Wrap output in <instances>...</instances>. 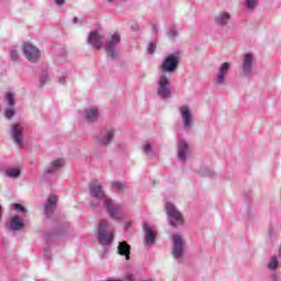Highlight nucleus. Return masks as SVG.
I'll return each mask as SVG.
<instances>
[{"mask_svg":"<svg viewBox=\"0 0 281 281\" xmlns=\"http://www.w3.org/2000/svg\"><path fill=\"white\" fill-rule=\"evenodd\" d=\"M14 109H7L4 112V115L7 117V120H12V117H14Z\"/></svg>","mask_w":281,"mask_h":281,"instance_id":"33","label":"nucleus"},{"mask_svg":"<svg viewBox=\"0 0 281 281\" xmlns=\"http://www.w3.org/2000/svg\"><path fill=\"white\" fill-rule=\"evenodd\" d=\"M143 229L145 233L146 245H155V240L157 238V233H155V227L150 223L145 222L143 224Z\"/></svg>","mask_w":281,"mask_h":281,"instance_id":"16","label":"nucleus"},{"mask_svg":"<svg viewBox=\"0 0 281 281\" xmlns=\"http://www.w3.org/2000/svg\"><path fill=\"white\" fill-rule=\"evenodd\" d=\"M58 202V196L50 195L45 204V214H52L56 209V203Z\"/></svg>","mask_w":281,"mask_h":281,"instance_id":"23","label":"nucleus"},{"mask_svg":"<svg viewBox=\"0 0 281 281\" xmlns=\"http://www.w3.org/2000/svg\"><path fill=\"white\" fill-rule=\"evenodd\" d=\"M232 69V63L224 61L217 67V71L214 76V82L218 87L227 85V76H229V70Z\"/></svg>","mask_w":281,"mask_h":281,"instance_id":"5","label":"nucleus"},{"mask_svg":"<svg viewBox=\"0 0 281 281\" xmlns=\"http://www.w3.org/2000/svg\"><path fill=\"white\" fill-rule=\"evenodd\" d=\"M180 115L182 120V126L184 131H192V126H194V117L192 116V111L189 105H182L180 109Z\"/></svg>","mask_w":281,"mask_h":281,"instance_id":"11","label":"nucleus"},{"mask_svg":"<svg viewBox=\"0 0 281 281\" xmlns=\"http://www.w3.org/2000/svg\"><path fill=\"white\" fill-rule=\"evenodd\" d=\"M98 240L103 247L113 243V231H111V223L109 220H101L99 222Z\"/></svg>","mask_w":281,"mask_h":281,"instance_id":"2","label":"nucleus"},{"mask_svg":"<svg viewBox=\"0 0 281 281\" xmlns=\"http://www.w3.org/2000/svg\"><path fill=\"white\" fill-rule=\"evenodd\" d=\"M59 83L65 85V77L59 78Z\"/></svg>","mask_w":281,"mask_h":281,"instance_id":"41","label":"nucleus"},{"mask_svg":"<svg viewBox=\"0 0 281 281\" xmlns=\"http://www.w3.org/2000/svg\"><path fill=\"white\" fill-rule=\"evenodd\" d=\"M177 35H178L177 29L171 27V29L169 30V36H171V38H175V36H177Z\"/></svg>","mask_w":281,"mask_h":281,"instance_id":"36","label":"nucleus"},{"mask_svg":"<svg viewBox=\"0 0 281 281\" xmlns=\"http://www.w3.org/2000/svg\"><path fill=\"white\" fill-rule=\"evenodd\" d=\"M125 280L126 281H133V280H135V278L133 277V274H126Z\"/></svg>","mask_w":281,"mask_h":281,"instance_id":"39","label":"nucleus"},{"mask_svg":"<svg viewBox=\"0 0 281 281\" xmlns=\"http://www.w3.org/2000/svg\"><path fill=\"white\" fill-rule=\"evenodd\" d=\"M80 20H78V18L74 19V23H79Z\"/></svg>","mask_w":281,"mask_h":281,"instance_id":"43","label":"nucleus"},{"mask_svg":"<svg viewBox=\"0 0 281 281\" xmlns=\"http://www.w3.org/2000/svg\"><path fill=\"white\" fill-rule=\"evenodd\" d=\"M90 196L92 198L90 205L93 210H100V207L104 205L106 199H111L106 195L104 189H102V183L98 180H93L90 183Z\"/></svg>","mask_w":281,"mask_h":281,"instance_id":"1","label":"nucleus"},{"mask_svg":"<svg viewBox=\"0 0 281 281\" xmlns=\"http://www.w3.org/2000/svg\"><path fill=\"white\" fill-rule=\"evenodd\" d=\"M5 100H7L8 104H9V106H14V104H15V101H14V93L8 92V93L5 94Z\"/></svg>","mask_w":281,"mask_h":281,"instance_id":"29","label":"nucleus"},{"mask_svg":"<svg viewBox=\"0 0 281 281\" xmlns=\"http://www.w3.org/2000/svg\"><path fill=\"white\" fill-rule=\"evenodd\" d=\"M128 227H131V222H127V223L125 224V229H128Z\"/></svg>","mask_w":281,"mask_h":281,"instance_id":"42","label":"nucleus"},{"mask_svg":"<svg viewBox=\"0 0 281 281\" xmlns=\"http://www.w3.org/2000/svg\"><path fill=\"white\" fill-rule=\"evenodd\" d=\"M172 256L176 260L183 257V251H186V240L180 234H175L172 236Z\"/></svg>","mask_w":281,"mask_h":281,"instance_id":"10","label":"nucleus"},{"mask_svg":"<svg viewBox=\"0 0 281 281\" xmlns=\"http://www.w3.org/2000/svg\"><path fill=\"white\" fill-rule=\"evenodd\" d=\"M23 54L30 63H36V60H38V58H41V50L36 46H34L30 43L24 44Z\"/></svg>","mask_w":281,"mask_h":281,"instance_id":"14","label":"nucleus"},{"mask_svg":"<svg viewBox=\"0 0 281 281\" xmlns=\"http://www.w3.org/2000/svg\"><path fill=\"white\" fill-rule=\"evenodd\" d=\"M254 65H256V56L251 53H245L241 61V72L245 78L254 76Z\"/></svg>","mask_w":281,"mask_h":281,"instance_id":"7","label":"nucleus"},{"mask_svg":"<svg viewBox=\"0 0 281 281\" xmlns=\"http://www.w3.org/2000/svg\"><path fill=\"white\" fill-rule=\"evenodd\" d=\"M7 177H10L11 179H18V177H21V169L20 168H8L5 170Z\"/></svg>","mask_w":281,"mask_h":281,"instance_id":"24","label":"nucleus"},{"mask_svg":"<svg viewBox=\"0 0 281 281\" xmlns=\"http://www.w3.org/2000/svg\"><path fill=\"white\" fill-rule=\"evenodd\" d=\"M177 155L179 161L182 164L188 160V157H190V144H188V140L182 138L178 139Z\"/></svg>","mask_w":281,"mask_h":281,"instance_id":"13","label":"nucleus"},{"mask_svg":"<svg viewBox=\"0 0 281 281\" xmlns=\"http://www.w3.org/2000/svg\"><path fill=\"white\" fill-rule=\"evenodd\" d=\"M67 60V50L65 48H61L60 52L56 55L55 61L57 65H61V63H65Z\"/></svg>","mask_w":281,"mask_h":281,"instance_id":"25","label":"nucleus"},{"mask_svg":"<svg viewBox=\"0 0 281 281\" xmlns=\"http://www.w3.org/2000/svg\"><path fill=\"white\" fill-rule=\"evenodd\" d=\"M88 43L94 47V49H102L104 35L100 34L98 31H92L88 36Z\"/></svg>","mask_w":281,"mask_h":281,"instance_id":"15","label":"nucleus"},{"mask_svg":"<svg viewBox=\"0 0 281 281\" xmlns=\"http://www.w3.org/2000/svg\"><path fill=\"white\" fill-rule=\"evenodd\" d=\"M177 67H179V56L177 55L167 56L160 66L161 71L167 74H175Z\"/></svg>","mask_w":281,"mask_h":281,"instance_id":"12","label":"nucleus"},{"mask_svg":"<svg viewBox=\"0 0 281 281\" xmlns=\"http://www.w3.org/2000/svg\"><path fill=\"white\" fill-rule=\"evenodd\" d=\"M112 190H115V192H124L126 186L123 182L120 181H113L111 182Z\"/></svg>","mask_w":281,"mask_h":281,"instance_id":"27","label":"nucleus"},{"mask_svg":"<svg viewBox=\"0 0 281 281\" xmlns=\"http://www.w3.org/2000/svg\"><path fill=\"white\" fill-rule=\"evenodd\" d=\"M40 82L41 85H45V82H47V72L42 74V76L40 77Z\"/></svg>","mask_w":281,"mask_h":281,"instance_id":"35","label":"nucleus"},{"mask_svg":"<svg viewBox=\"0 0 281 281\" xmlns=\"http://www.w3.org/2000/svg\"><path fill=\"white\" fill-rule=\"evenodd\" d=\"M153 32H154V34H158V32H159V26H158L157 24H154V25H153Z\"/></svg>","mask_w":281,"mask_h":281,"instance_id":"38","label":"nucleus"},{"mask_svg":"<svg viewBox=\"0 0 281 281\" xmlns=\"http://www.w3.org/2000/svg\"><path fill=\"white\" fill-rule=\"evenodd\" d=\"M155 49H157V44L155 42H150L147 47V53L155 54Z\"/></svg>","mask_w":281,"mask_h":281,"instance_id":"32","label":"nucleus"},{"mask_svg":"<svg viewBox=\"0 0 281 281\" xmlns=\"http://www.w3.org/2000/svg\"><path fill=\"white\" fill-rule=\"evenodd\" d=\"M280 262L278 261V256H272L270 258V261L268 262V269L270 271H276V269H278Z\"/></svg>","mask_w":281,"mask_h":281,"instance_id":"26","label":"nucleus"},{"mask_svg":"<svg viewBox=\"0 0 281 281\" xmlns=\"http://www.w3.org/2000/svg\"><path fill=\"white\" fill-rule=\"evenodd\" d=\"M55 3L57 5H63V3H65V0H55Z\"/></svg>","mask_w":281,"mask_h":281,"instance_id":"40","label":"nucleus"},{"mask_svg":"<svg viewBox=\"0 0 281 281\" xmlns=\"http://www.w3.org/2000/svg\"><path fill=\"white\" fill-rule=\"evenodd\" d=\"M10 58L11 60H19V52L16 50V48H12L10 50Z\"/></svg>","mask_w":281,"mask_h":281,"instance_id":"31","label":"nucleus"},{"mask_svg":"<svg viewBox=\"0 0 281 281\" xmlns=\"http://www.w3.org/2000/svg\"><path fill=\"white\" fill-rule=\"evenodd\" d=\"M8 226L11 229V232H21V229L25 227V222L23 221V218H21V216L15 215L11 217V220L8 223Z\"/></svg>","mask_w":281,"mask_h":281,"instance_id":"19","label":"nucleus"},{"mask_svg":"<svg viewBox=\"0 0 281 281\" xmlns=\"http://www.w3.org/2000/svg\"><path fill=\"white\" fill-rule=\"evenodd\" d=\"M157 94L162 100H168L171 95L170 78L166 74H162L157 81Z\"/></svg>","mask_w":281,"mask_h":281,"instance_id":"6","label":"nucleus"},{"mask_svg":"<svg viewBox=\"0 0 281 281\" xmlns=\"http://www.w3.org/2000/svg\"><path fill=\"white\" fill-rule=\"evenodd\" d=\"M122 37L120 33H114L110 36L105 44V52L110 58H117L120 53L117 52V46L120 45Z\"/></svg>","mask_w":281,"mask_h":281,"instance_id":"8","label":"nucleus"},{"mask_svg":"<svg viewBox=\"0 0 281 281\" xmlns=\"http://www.w3.org/2000/svg\"><path fill=\"white\" fill-rule=\"evenodd\" d=\"M44 256H45V258H52V251L46 248V249L44 250Z\"/></svg>","mask_w":281,"mask_h":281,"instance_id":"37","label":"nucleus"},{"mask_svg":"<svg viewBox=\"0 0 281 281\" xmlns=\"http://www.w3.org/2000/svg\"><path fill=\"white\" fill-rule=\"evenodd\" d=\"M165 210L167 212L169 223L172 227H179V225H183V214L177 210V206L171 202H167L165 204Z\"/></svg>","mask_w":281,"mask_h":281,"instance_id":"4","label":"nucleus"},{"mask_svg":"<svg viewBox=\"0 0 281 281\" xmlns=\"http://www.w3.org/2000/svg\"><path fill=\"white\" fill-rule=\"evenodd\" d=\"M103 207H105L112 221L120 222L124 218V205L120 203H115L111 198L105 199V203L103 204Z\"/></svg>","mask_w":281,"mask_h":281,"instance_id":"3","label":"nucleus"},{"mask_svg":"<svg viewBox=\"0 0 281 281\" xmlns=\"http://www.w3.org/2000/svg\"><path fill=\"white\" fill-rule=\"evenodd\" d=\"M11 137L19 146V148H23V139L25 137V125L22 123H14L11 125Z\"/></svg>","mask_w":281,"mask_h":281,"instance_id":"9","label":"nucleus"},{"mask_svg":"<svg viewBox=\"0 0 281 281\" xmlns=\"http://www.w3.org/2000/svg\"><path fill=\"white\" fill-rule=\"evenodd\" d=\"M115 136V130L113 127L106 128L98 138V144L100 146H109L113 142Z\"/></svg>","mask_w":281,"mask_h":281,"instance_id":"17","label":"nucleus"},{"mask_svg":"<svg viewBox=\"0 0 281 281\" xmlns=\"http://www.w3.org/2000/svg\"><path fill=\"white\" fill-rule=\"evenodd\" d=\"M279 257L281 258V244H280V247H279Z\"/></svg>","mask_w":281,"mask_h":281,"instance_id":"44","label":"nucleus"},{"mask_svg":"<svg viewBox=\"0 0 281 281\" xmlns=\"http://www.w3.org/2000/svg\"><path fill=\"white\" fill-rule=\"evenodd\" d=\"M120 256H125V260H131V245L126 241H121L117 247Z\"/></svg>","mask_w":281,"mask_h":281,"instance_id":"22","label":"nucleus"},{"mask_svg":"<svg viewBox=\"0 0 281 281\" xmlns=\"http://www.w3.org/2000/svg\"><path fill=\"white\" fill-rule=\"evenodd\" d=\"M229 21H232V14L226 11H221L214 16V23L220 27H227V25H229Z\"/></svg>","mask_w":281,"mask_h":281,"instance_id":"18","label":"nucleus"},{"mask_svg":"<svg viewBox=\"0 0 281 281\" xmlns=\"http://www.w3.org/2000/svg\"><path fill=\"white\" fill-rule=\"evenodd\" d=\"M63 166H65V159L59 158L57 160H54L46 169V175H54V172H58V170H60Z\"/></svg>","mask_w":281,"mask_h":281,"instance_id":"21","label":"nucleus"},{"mask_svg":"<svg viewBox=\"0 0 281 281\" xmlns=\"http://www.w3.org/2000/svg\"><path fill=\"white\" fill-rule=\"evenodd\" d=\"M245 8H247L249 12H254L256 8H258V0H246Z\"/></svg>","mask_w":281,"mask_h":281,"instance_id":"28","label":"nucleus"},{"mask_svg":"<svg viewBox=\"0 0 281 281\" xmlns=\"http://www.w3.org/2000/svg\"><path fill=\"white\" fill-rule=\"evenodd\" d=\"M143 150H144L145 155L150 157V155H153V145L150 143L145 144L143 146Z\"/></svg>","mask_w":281,"mask_h":281,"instance_id":"30","label":"nucleus"},{"mask_svg":"<svg viewBox=\"0 0 281 281\" xmlns=\"http://www.w3.org/2000/svg\"><path fill=\"white\" fill-rule=\"evenodd\" d=\"M100 115V112L98 111V108L92 106L85 110L83 113V120L86 122H95Z\"/></svg>","mask_w":281,"mask_h":281,"instance_id":"20","label":"nucleus"},{"mask_svg":"<svg viewBox=\"0 0 281 281\" xmlns=\"http://www.w3.org/2000/svg\"><path fill=\"white\" fill-rule=\"evenodd\" d=\"M13 210H16L18 212H22V214H25V212H27V210H25V207H23V205L21 204H12Z\"/></svg>","mask_w":281,"mask_h":281,"instance_id":"34","label":"nucleus"}]
</instances>
